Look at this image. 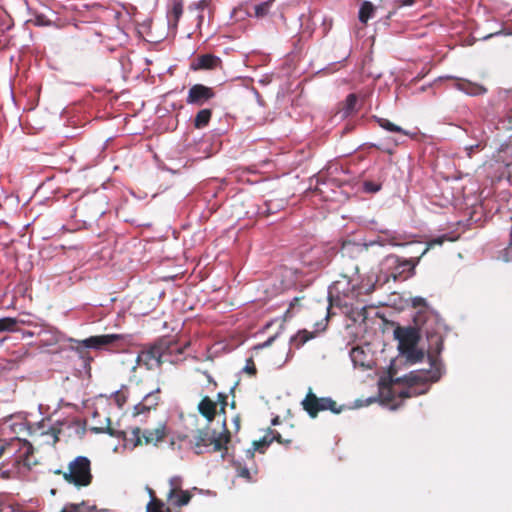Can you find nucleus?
I'll return each instance as SVG.
<instances>
[{
  "label": "nucleus",
  "mask_w": 512,
  "mask_h": 512,
  "mask_svg": "<svg viewBox=\"0 0 512 512\" xmlns=\"http://www.w3.org/2000/svg\"><path fill=\"white\" fill-rule=\"evenodd\" d=\"M179 440L187 443L196 455H201L207 451L220 452L227 450V444L230 442V431L225 427L224 431L217 434L215 430L208 425L204 428L193 431L191 435H179Z\"/></svg>",
  "instance_id": "obj_1"
},
{
  "label": "nucleus",
  "mask_w": 512,
  "mask_h": 512,
  "mask_svg": "<svg viewBox=\"0 0 512 512\" xmlns=\"http://www.w3.org/2000/svg\"><path fill=\"white\" fill-rule=\"evenodd\" d=\"M416 326H420L421 331L426 335L428 341V358L432 367L436 366L438 356L443 350V336L437 331V319L429 311L418 312L414 318Z\"/></svg>",
  "instance_id": "obj_2"
},
{
  "label": "nucleus",
  "mask_w": 512,
  "mask_h": 512,
  "mask_svg": "<svg viewBox=\"0 0 512 512\" xmlns=\"http://www.w3.org/2000/svg\"><path fill=\"white\" fill-rule=\"evenodd\" d=\"M54 474L61 475L68 484L77 489L89 486L93 480L91 461L86 456L75 457L65 470L57 469Z\"/></svg>",
  "instance_id": "obj_3"
},
{
  "label": "nucleus",
  "mask_w": 512,
  "mask_h": 512,
  "mask_svg": "<svg viewBox=\"0 0 512 512\" xmlns=\"http://www.w3.org/2000/svg\"><path fill=\"white\" fill-rule=\"evenodd\" d=\"M123 339L124 336L121 334H104L91 336L83 340L70 339L69 341L75 343V346H71V349L77 353L85 367H90L93 357L90 355L88 349H109V347Z\"/></svg>",
  "instance_id": "obj_4"
},
{
  "label": "nucleus",
  "mask_w": 512,
  "mask_h": 512,
  "mask_svg": "<svg viewBox=\"0 0 512 512\" xmlns=\"http://www.w3.org/2000/svg\"><path fill=\"white\" fill-rule=\"evenodd\" d=\"M124 439L133 443L134 446L153 444L165 440L168 435V428L165 422H161L153 429L142 431L139 427L131 428L130 431L121 432Z\"/></svg>",
  "instance_id": "obj_5"
},
{
  "label": "nucleus",
  "mask_w": 512,
  "mask_h": 512,
  "mask_svg": "<svg viewBox=\"0 0 512 512\" xmlns=\"http://www.w3.org/2000/svg\"><path fill=\"white\" fill-rule=\"evenodd\" d=\"M302 408L311 418H316L319 412L329 410L334 414H339L342 407H338L336 401L330 397H317L309 388L305 398L301 402Z\"/></svg>",
  "instance_id": "obj_6"
},
{
  "label": "nucleus",
  "mask_w": 512,
  "mask_h": 512,
  "mask_svg": "<svg viewBox=\"0 0 512 512\" xmlns=\"http://www.w3.org/2000/svg\"><path fill=\"white\" fill-rule=\"evenodd\" d=\"M361 294V288L352 284V280L347 275H342L340 279L333 282L329 289L330 298H336L339 302L343 301L345 306L352 305V301Z\"/></svg>",
  "instance_id": "obj_7"
},
{
  "label": "nucleus",
  "mask_w": 512,
  "mask_h": 512,
  "mask_svg": "<svg viewBox=\"0 0 512 512\" xmlns=\"http://www.w3.org/2000/svg\"><path fill=\"white\" fill-rule=\"evenodd\" d=\"M61 431L60 423L51 424L49 420H43L34 430L32 436L40 445L54 446L59 441Z\"/></svg>",
  "instance_id": "obj_8"
},
{
  "label": "nucleus",
  "mask_w": 512,
  "mask_h": 512,
  "mask_svg": "<svg viewBox=\"0 0 512 512\" xmlns=\"http://www.w3.org/2000/svg\"><path fill=\"white\" fill-rule=\"evenodd\" d=\"M169 486L166 498L171 509L173 507L185 506L190 502L192 494L188 490L182 489V478L180 476L171 477L169 479Z\"/></svg>",
  "instance_id": "obj_9"
},
{
  "label": "nucleus",
  "mask_w": 512,
  "mask_h": 512,
  "mask_svg": "<svg viewBox=\"0 0 512 512\" xmlns=\"http://www.w3.org/2000/svg\"><path fill=\"white\" fill-rule=\"evenodd\" d=\"M157 343L165 362L169 363H175L178 360V356L182 355L190 345L189 341L180 342L170 337L160 338L157 340Z\"/></svg>",
  "instance_id": "obj_10"
},
{
  "label": "nucleus",
  "mask_w": 512,
  "mask_h": 512,
  "mask_svg": "<svg viewBox=\"0 0 512 512\" xmlns=\"http://www.w3.org/2000/svg\"><path fill=\"white\" fill-rule=\"evenodd\" d=\"M364 101L365 96L363 95L356 93L348 94L345 100L338 104L334 117L343 120L356 115L363 106Z\"/></svg>",
  "instance_id": "obj_11"
},
{
  "label": "nucleus",
  "mask_w": 512,
  "mask_h": 512,
  "mask_svg": "<svg viewBox=\"0 0 512 512\" xmlns=\"http://www.w3.org/2000/svg\"><path fill=\"white\" fill-rule=\"evenodd\" d=\"M415 327H401L397 326L394 330V337L399 342V350L403 353L406 350H412L417 346L420 339L419 331L420 326Z\"/></svg>",
  "instance_id": "obj_12"
},
{
  "label": "nucleus",
  "mask_w": 512,
  "mask_h": 512,
  "mask_svg": "<svg viewBox=\"0 0 512 512\" xmlns=\"http://www.w3.org/2000/svg\"><path fill=\"white\" fill-rule=\"evenodd\" d=\"M136 363L145 366L148 370L158 368L165 363L157 341L138 353Z\"/></svg>",
  "instance_id": "obj_13"
},
{
  "label": "nucleus",
  "mask_w": 512,
  "mask_h": 512,
  "mask_svg": "<svg viewBox=\"0 0 512 512\" xmlns=\"http://www.w3.org/2000/svg\"><path fill=\"white\" fill-rule=\"evenodd\" d=\"M390 132L394 133L396 136H390L385 138L383 141L379 142L378 144H374L375 147L378 149L387 152L389 154H392L394 151V148L400 143V139L404 136H408L413 140H422L425 135L421 133L420 130L410 131V130H389Z\"/></svg>",
  "instance_id": "obj_14"
},
{
  "label": "nucleus",
  "mask_w": 512,
  "mask_h": 512,
  "mask_svg": "<svg viewBox=\"0 0 512 512\" xmlns=\"http://www.w3.org/2000/svg\"><path fill=\"white\" fill-rule=\"evenodd\" d=\"M191 71H214L222 68V60L212 53L199 54L190 61Z\"/></svg>",
  "instance_id": "obj_15"
},
{
  "label": "nucleus",
  "mask_w": 512,
  "mask_h": 512,
  "mask_svg": "<svg viewBox=\"0 0 512 512\" xmlns=\"http://www.w3.org/2000/svg\"><path fill=\"white\" fill-rule=\"evenodd\" d=\"M213 88L203 84H194L189 88L186 103L191 105L202 106L215 97Z\"/></svg>",
  "instance_id": "obj_16"
},
{
  "label": "nucleus",
  "mask_w": 512,
  "mask_h": 512,
  "mask_svg": "<svg viewBox=\"0 0 512 512\" xmlns=\"http://www.w3.org/2000/svg\"><path fill=\"white\" fill-rule=\"evenodd\" d=\"M447 79L454 80L453 87L468 96H480L487 93V88L480 83L472 82L465 78H459L455 76H446Z\"/></svg>",
  "instance_id": "obj_17"
},
{
  "label": "nucleus",
  "mask_w": 512,
  "mask_h": 512,
  "mask_svg": "<svg viewBox=\"0 0 512 512\" xmlns=\"http://www.w3.org/2000/svg\"><path fill=\"white\" fill-rule=\"evenodd\" d=\"M395 263V272L393 276L395 279L397 277H403L404 279L412 276L415 272L416 265L420 262V254L416 257H411L409 259H401L398 256L392 257Z\"/></svg>",
  "instance_id": "obj_18"
},
{
  "label": "nucleus",
  "mask_w": 512,
  "mask_h": 512,
  "mask_svg": "<svg viewBox=\"0 0 512 512\" xmlns=\"http://www.w3.org/2000/svg\"><path fill=\"white\" fill-rule=\"evenodd\" d=\"M160 389L157 388L155 391L148 393L140 403L134 406V416L156 409L160 402Z\"/></svg>",
  "instance_id": "obj_19"
},
{
  "label": "nucleus",
  "mask_w": 512,
  "mask_h": 512,
  "mask_svg": "<svg viewBox=\"0 0 512 512\" xmlns=\"http://www.w3.org/2000/svg\"><path fill=\"white\" fill-rule=\"evenodd\" d=\"M198 412L208 421L212 422L217 414V402L209 396H204L198 404Z\"/></svg>",
  "instance_id": "obj_20"
},
{
  "label": "nucleus",
  "mask_w": 512,
  "mask_h": 512,
  "mask_svg": "<svg viewBox=\"0 0 512 512\" xmlns=\"http://www.w3.org/2000/svg\"><path fill=\"white\" fill-rule=\"evenodd\" d=\"M367 252V247L364 244L346 241L343 243L341 248V255L343 257H358L362 253Z\"/></svg>",
  "instance_id": "obj_21"
},
{
  "label": "nucleus",
  "mask_w": 512,
  "mask_h": 512,
  "mask_svg": "<svg viewBox=\"0 0 512 512\" xmlns=\"http://www.w3.org/2000/svg\"><path fill=\"white\" fill-rule=\"evenodd\" d=\"M440 378V373L438 370L435 371H427L425 373H410L408 380L411 384L417 383H427V382H436Z\"/></svg>",
  "instance_id": "obj_22"
},
{
  "label": "nucleus",
  "mask_w": 512,
  "mask_h": 512,
  "mask_svg": "<svg viewBox=\"0 0 512 512\" xmlns=\"http://www.w3.org/2000/svg\"><path fill=\"white\" fill-rule=\"evenodd\" d=\"M499 98L505 100L508 106L501 123L507 125L506 128H512V90L499 91Z\"/></svg>",
  "instance_id": "obj_23"
},
{
  "label": "nucleus",
  "mask_w": 512,
  "mask_h": 512,
  "mask_svg": "<svg viewBox=\"0 0 512 512\" xmlns=\"http://www.w3.org/2000/svg\"><path fill=\"white\" fill-rule=\"evenodd\" d=\"M254 16L258 19H262L270 15L271 9L275 3V0H253Z\"/></svg>",
  "instance_id": "obj_24"
},
{
  "label": "nucleus",
  "mask_w": 512,
  "mask_h": 512,
  "mask_svg": "<svg viewBox=\"0 0 512 512\" xmlns=\"http://www.w3.org/2000/svg\"><path fill=\"white\" fill-rule=\"evenodd\" d=\"M316 337V332L308 330H299L296 335L291 338V343L295 348L302 347L307 341Z\"/></svg>",
  "instance_id": "obj_25"
},
{
  "label": "nucleus",
  "mask_w": 512,
  "mask_h": 512,
  "mask_svg": "<svg viewBox=\"0 0 512 512\" xmlns=\"http://www.w3.org/2000/svg\"><path fill=\"white\" fill-rule=\"evenodd\" d=\"M24 324L25 321L12 317L0 318V333L18 331V324Z\"/></svg>",
  "instance_id": "obj_26"
},
{
  "label": "nucleus",
  "mask_w": 512,
  "mask_h": 512,
  "mask_svg": "<svg viewBox=\"0 0 512 512\" xmlns=\"http://www.w3.org/2000/svg\"><path fill=\"white\" fill-rule=\"evenodd\" d=\"M146 512H173L170 505H166L159 498L150 499L146 505Z\"/></svg>",
  "instance_id": "obj_27"
},
{
  "label": "nucleus",
  "mask_w": 512,
  "mask_h": 512,
  "mask_svg": "<svg viewBox=\"0 0 512 512\" xmlns=\"http://www.w3.org/2000/svg\"><path fill=\"white\" fill-rule=\"evenodd\" d=\"M374 11V5L369 1H364L359 9V21L366 24L374 16Z\"/></svg>",
  "instance_id": "obj_28"
},
{
  "label": "nucleus",
  "mask_w": 512,
  "mask_h": 512,
  "mask_svg": "<svg viewBox=\"0 0 512 512\" xmlns=\"http://www.w3.org/2000/svg\"><path fill=\"white\" fill-rule=\"evenodd\" d=\"M272 443L271 435L269 431L267 434L258 441L253 442V451H248L251 457H254V451H258L260 453H264L266 448Z\"/></svg>",
  "instance_id": "obj_29"
},
{
  "label": "nucleus",
  "mask_w": 512,
  "mask_h": 512,
  "mask_svg": "<svg viewBox=\"0 0 512 512\" xmlns=\"http://www.w3.org/2000/svg\"><path fill=\"white\" fill-rule=\"evenodd\" d=\"M21 442L20 440H17L16 442L11 443H4L0 439V459L2 457H5L6 455L8 458L12 457L14 453L16 452V448L20 446Z\"/></svg>",
  "instance_id": "obj_30"
},
{
  "label": "nucleus",
  "mask_w": 512,
  "mask_h": 512,
  "mask_svg": "<svg viewBox=\"0 0 512 512\" xmlns=\"http://www.w3.org/2000/svg\"><path fill=\"white\" fill-rule=\"evenodd\" d=\"M212 111L210 109H202L200 110L195 118L194 123L196 127L206 126L209 124L211 119Z\"/></svg>",
  "instance_id": "obj_31"
},
{
  "label": "nucleus",
  "mask_w": 512,
  "mask_h": 512,
  "mask_svg": "<svg viewBox=\"0 0 512 512\" xmlns=\"http://www.w3.org/2000/svg\"><path fill=\"white\" fill-rule=\"evenodd\" d=\"M350 357L355 365H359L361 367L365 366L366 354L361 347L352 348Z\"/></svg>",
  "instance_id": "obj_32"
},
{
  "label": "nucleus",
  "mask_w": 512,
  "mask_h": 512,
  "mask_svg": "<svg viewBox=\"0 0 512 512\" xmlns=\"http://www.w3.org/2000/svg\"><path fill=\"white\" fill-rule=\"evenodd\" d=\"M22 449L23 452L14 459V462L17 464L23 462L24 465H28V456L32 454V446L27 441H25L22 444Z\"/></svg>",
  "instance_id": "obj_33"
},
{
  "label": "nucleus",
  "mask_w": 512,
  "mask_h": 512,
  "mask_svg": "<svg viewBox=\"0 0 512 512\" xmlns=\"http://www.w3.org/2000/svg\"><path fill=\"white\" fill-rule=\"evenodd\" d=\"M5 512H28L25 510H13L10 507H6ZM60 512H85L83 505L69 504L66 505Z\"/></svg>",
  "instance_id": "obj_34"
},
{
  "label": "nucleus",
  "mask_w": 512,
  "mask_h": 512,
  "mask_svg": "<svg viewBox=\"0 0 512 512\" xmlns=\"http://www.w3.org/2000/svg\"><path fill=\"white\" fill-rule=\"evenodd\" d=\"M377 123L380 128H383V129H386V128H400L399 126L397 125H394L393 123H391L389 120L387 119H384V118H377V117H372L371 119H369L367 121V125H373Z\"/></svg>",
  "instance_id": "obj_35"
},
{
  "label": "nucleus",
  "mask_w": 512,
  "mask_h": 512,
  "mask_svg": "<svg viewBox=\"0 0 512 512\" xmlns=\"http://www.w3.org/2000/svg\"><path fill=\"white\" fill-rule=\"evenodd\" d=\"M403 353L407 354V358L412 363L419 362L424 357V352L422 350L417 349L414 347L412 350H406Z\"/></svg>",
  "instance_id": "obj_36"
},
{
  "label": "nucleus",
  "mask_w": 512,
  "mask_h": 512,
  "mask_svg": "<svg viewBox=\"0 0 512 512\" xmlns=\"http://www.w3.org/2000/svg\"><path fill=\"white\" fill-rule=\"evenodd\" d=\"M269 434L271 435L272 442L276 441L286 447H288L293 442L292 439L283 438L282 435L276 430L269 429Z\"/></svg>",
  "instance_id": "obj_37"
},
{
  "label": "nucleus",
  "mask_w": 512,
  "mask_h": 512,
  "mask_svg": "<svg viewBox=\"0 0 512 512\" xmlns=\"http://www.w3.org/2000/svg\"><path fill=\"white\" fill-rule=\"evenodd\" d=\"M127 398H128V390L127 389L118 390L114 394V401L116 402V404L119 408H122L124 406V404L127 402Z\"/></svg>",
  "instance_id": "obj_38"
},
{
  "label": "nucleus",
  "mask_w": 512,
  "mask_h": 512,
  "mask_svg": "<svg viewBox=\"0 0 512 512\" xmlns=\"http://www.w3.org/2000/svg\"><path fill=\"white\" fill-rule=\"evenodd\" d=\"M170 14L174 17L175 22H178L183 14V4L181 1H174Z\"/></svg>",
  "instance_id": "obj_39"
},
{
  "label": "nucleus",
  "mask_w": 512,
  "mask_h": 512,
  "mask_svg": "<svg viewBox=\"0 0 512 512\" xmlns=\"http://www.w3.org/2000/svg\"><path fill=\"white\" fill-rule=\"evenodd\" d=\"M445 240V237L442 236V237H437L435 239H432L431 241H429L427 243V246L424 248V250L420 253V257H423L431 247H433L434 245H442L443 242Z\"/></svg>",
  "instance_id": "obj_40"
},
{
  "label": "nucleus",
  "mask_w": 512,
  "mask_h": 512,
  "mask_svg": "<svg viewBox=\"0 0 512 512\" xmlns=\"http://www.w3.org/2000/svg\"><path fill=\"white\" fill-rule=\"evenodd\" d=\"M303 298L301 297H295L293 298V300L290 302V305H289V308L287 309L286 313H285V317L286 318H291L293 316V313H294V309L296 307H299L300 306V301L302 300Z\"/></svg>",
  "instance_id": "obj_41"
},
{
  "label": "nucleus",
  "mask_w": 512,
  "mask_h": 512,
  "mask_svg": "<svg viewBox=\"0 0 512 512\" xmlns=\"http://www.w3.org/2000/svg\"><path fill=\"white\" fill-rule=\"evenodd\" d=\"M227 399H228V397H227V395L225 393H218L217 394V400H218V402L220 403V406H221L220 407V411L223 412V413L225 412V408L227 406Z\"/></svg>",
  "instance_id": "obj_42"
},
{
  "label": "nucleus",
  "mask_w": 512,
  "mask_h": 512,
  "mask_svg": "<svg viewBox=\"0 0 512 512\" xmlns=\"http://www.w3.org/2000/svg\"><path fill=\"white\" fill-rule=\"evenodd\" d=\"M244 371L250 375H255L257 372L256 366L252 360V358L248 359Z\"/></svg>",
  "instance_id": "obj_43"
},
{
  "label": "nucleus",
  "mask_w": 512,
  "mask_h": 512,
  "mask_svg": "<svg viewBox=\"0 0 512 512\" xmlns=\"http://www.w3.org/2000/svg\"><path fill=\"white\" fill-rule=\"evenodd\" d=\"M364 188H365V191H368V192H377L380 189V186L373 182L367 181L364 183Z\"/></svg>",
  "instance_id": "obj_44"
},
{
  "label": "nucleus",
  "mask_w": 512,
  "mask_h": 512,
  "mask_svg": "<svg viewBox=\"0 0 512 512\" xmlns=\"http://www.w3.org/2000/svg\"><path fill=\"white\" fill-rule=\"evenodd\" d=\"M238 475L242 478H245L247 480H251V474H250V471L248 468L246 467H241L239 470H238Z\"/></svg>",
  "instance_id": "obj_45"
},
{
  "label": "nucleus",
  "mask_w": 512,
  "mask_h": 512,
  "mask_svg": "<svg viewBox=\"0 0 512 512\" xmlns=\"http://www.w3.org/2000/svg\"><path fill=\"white\" fill-rule=\"evenodd\" d=\"M412 304L414 307H418V306L426 307V300L421 297H415L412 300Z\"/></svg>",
  "instance_id": "obj_46"
},
{
  "label": "nucleus",
  "mask_w": 512,
  "mask_h": 512,
  "mask_svg": "<svg viewBox=\"0 0 512 512\" xmlns=\"http://www.w3.org/2000/svg\"><path fill=\"white\" fill-rule=\"evenodd\" d=\"M198 372H201L207 379L208 383H211L213 384L214 386L217 385V383L215 382V380L213 379L212 375L208 372V371H201L200 369H197Z\"/></svg>",
  "instance_id": "obj_47"
},
{
  "label": "nucleus",
  "mask_w": 512,
  "mask_h": 512,
  "mask_svg": "<svg viewBox=\"0 0 512 512\" xmlns=\"http://www.w3.org/2000/svg\"><path fill=\"white\" fill-rule=\"evenodd\" d=\"M393 1L400 6H411L415 3V0H393Z\"/></svg>",
  "instance_id": "obj_48"
},
{
  "label": "nucleus",
  "mask_w": 512,
  "mask_h": 512,
  "mask_svg": "<svg viewBox=\"0 0 512 512\" xmlns=\"http://www.w3.org/2000/svg\"><path fill=\"white\" fill-rule=\"evenodd\" d=\"M207 7H208V2H207L206 0H200L199 2H197V3L195 4V8H196L197 10H201V11H203V10H204L205 8H207Z\"/></svg>",
  "instance_id": "obj_49"
},
{
  "label": "nucleus",
  "mask_w": 512,
  "mask_h": 512,
  "mask_svg": "<svg viewBox=\"0 0 512 512\" xmlns=\"http://www.w3.org/2000/svg\"><path fill=\"white\" fill-rule=\"evenodd\" d=\"M97 430L100 431V432H106V433H108L111 436H117V433L109 425L106 427V429L100 428V429H97Z\"/></svg>",
  "instance_id": "obj_50"
},
{
  "label": "nucleus",
  "mask_w": 512,
  "mask_h": 512,
  "mask_svg": "<svg viewBox=\"0 0 512 512\" xmlns=\"http://www.w3.org/2000/svg\"><path fill=\"white\" fill-rule=\"evenodd\" d=\"M233 422H234V425H235V431H239L240 430V423H241V418L239 415H237L234 419H233Z\"/></svg>",
  "instance_id": "obj_51"
},
{
  "label": "nucleus",
  "mask_w": 512,
  "mask_h": 512,
  "mask_svg": "<svg viewBox=\"0 0 512 512\" xmlns=\"http://www.w3.org/2000/svg\"><path fill=\"white\" fill-rule=\"evenodd\" d=\"M146 490H147V492H148V495H149L150 499L158 498V497L156 496V494H155V491H154L152 488H150V487H146Z\"/></svg>",
  "instance_id": "obj_52"
},
{
  "label": "nucleus",
  "mask_w": 512,
  "mask_h": 512,
  "mask_svg": "<svg viewBox=\"0 0 512 512\" xmlns=\"http://www.w3.org/2000/svg\"><path fill=\"white\" fill-rule=\"evenodd\" d=\"M400 396H401L402 398H408V397H411V393L409 392V390H405V391H402V392L400 393Z\"/></svg>",
  "instance_id": "obj_53"
},
{
  "label": "nucleus",
  "mask_w": 512,
  "mask_h": 512,
  "mask_svg": "<svg viewBox=\"0 0 512 512\" xmlns=\"http://www.w3.org/2000/svg\"><path fill=\"white\" fill-rule=\"evenodd\" d=\"M273 340H274V337L269 338L266 342L263 343L262 346L263 347L269 346Z\"/></svg>",
  "instance_id": "obj_54"
},
{
  "label": "nucleus",
  "mask_w": 512,
  "mask_h": 512,
  "mask_svg": "<svg viewBox=\"0 0 512 512\" xmlns=\"http://www.w3.org/2000/svg\"><path fill=\"white\" fill-rule=\"evenodd\" d=\"M374 290V285H371L369 288L366 289L365 293L369 294Z\"/></svg>",
  "instance_id": "obj_55"
},
{
  "label": "nucleus",
  "mask_w": 512,
  "mask_h": 512,
  "mask_svg": "<svg viewBox=\"0 0 512 512\" xmlns=\"http://www.w3.org/2000/svg\"><path fill=\"white\" fill-rule=\"evenodd\" d=\"M272 424H273V425L278 424V417H276L275 419H273Z\"/></svg>",
  "instance_id": "obj_56"
},
{
  "label": "nucleus",
  "mask_w": 512,
  "mask_h": 512,
  "mask_svg": "<svg viewBox=\"0 0 512 512\" xmlns=\"http://www.w3.org/2000/svg\"><path fill=\"white\" fill-rule=\"evenodd\" d=\"M5 511H6V508H4V509L0 510V512H5Z\"/></svg>",
  "instance_id": "obj_57"
}]
</instances>
